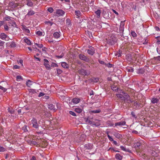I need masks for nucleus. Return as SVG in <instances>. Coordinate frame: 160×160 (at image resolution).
<instances>
[{
	"mask_svg": "<svg viewBox=\"0 0 160 160\" xmlns=\"http://www.w3.org/2000/svg\"><path fill=\"white\" fill-rule=\"evenodd\" d=\"M39 139V142L38 143H39V147L45 148L48 145V142L46 140L43 139Z\"/></svg>",
	"mask_w": 160,
	"mask_h": 160,
	"instance_id": "1",
	"label": "nucleus"
},
{
	"mask_svg": "<svg viewBox=\"0 0 160 160\" xmlns=\"http://www.w3.org/2000/svg\"><path fill=\"white\" fill-rule=\"evenodd\" d=\"M29 27H28L25 25H22L21 28L24 31V33L26 35L29 36L31 35L30 30L28 29Z\"/></svg>",
	"mask_w": 160,
	"mask_h": 160,
	"instance_id": "2",
	"label": "nucleus"
},
{
	"mask_svg": "<svg viewBox=\"0 0 160 160\" xmlns=\"http://www.w3.org/2000/svg\"><path fill=\"white\" fill-rule=\"evenodd\" d=\"M32 124V127L36 128L38 129L39 127V125L38 123L37 120L35 118H33L31 120Z\"/></svg>",
	"mask_w": 160,
	"mask_h": 160,
	"instance_id": "3",
	"label": "nucleus"
},
{
	"mask_svg": "<svg viewBox=\"0 0 160 160\" xmlns=\"http://www.w3.org/2000/svg\"><path fill=\"white\" fill-rule=\"evenodd\" d=\"M123 94H117L116 95V96L117 97V98L120 99L122 100H125V98L124 96L126 97H127L128 96L127 93L124 92H122Z\"/></svg>",
	"mask_w": 160,
	"mask_h": 160,
	"instance_id": "4",
	"label": "nucleus"
},
{
	"mask_svg": "<svg viewBox=\"0 0 160 160\" xmlns=\"http://www.w3.org/2000/svg\"><path fill=\"white\" fill-rule=\"evenodd\" d=\"M0 38L2 40L5 41H8L10 39L9 37L4 33L0 34Z\"/></svg>",
	"mask_w": 160,
	"mask_h": 160,
	"instance_id": "5",
	"label": "nucleus"
},
{
	"mask_svg": "<svg viewBox=\"0 0 160 160\" xmlns=\"http://www.w3.org/2000/svg\"><path fill=\"white\" fill-rule=\"evenodd\" d=\"M79 57L80 59L86 62H88L89 61V58L83 54H80L79 55Z\"/></svg>",
	"mask_w": 160,
	"mask_h": 160,
	"instance_id": "6",
	"label": "nucleus"
},
{
	"mask_svg": "<svg viewBox=\"0 0 160 160\" xmlns=\"http://www.w3.org/2000/svg\"><path fill=\"white\" fill-rule=\"evenodd\" d=\"M87 52L88 54L92 55L95 53V49L92 47L89 48V49L87 50Z\"/></svg>",
	"mask_w": 160,
	"mask_h": 160,
	"instance_id": "7",
	"label": "nucleus"
},
{
	"mask_svg": "<svg viewBox=\"0 0 160 160\" xmlns=\"http://www.w3.org/2000/svg\"><path fill=\"white\" fill-rule=\"evenodd\" d=\"M101 121L100 120L95 119L93 122V125L96 127H98L101 125Z\"/></svg>",
	"mask_w": 160,
	"mask_h": 160,
	"instance_id": "8",
	"label": "nucleus"
},
{
	"mask_svg": "<svg viewBox=\"0 0 160 160\" xmlns=\"http://www.w3.org/2000/svg\"><path fill=\"white\" fill-rule=\"evenodd\" d=\"M159 61H160V56H159L157 57L154 58L152 60V62H153L154 64L159 63L160 62Z\"/></svg>",
	"mask_w": 160,
	"mask_h": 160,
	"instance_id": "9",
	"label": "nucleus"
},
{
	"mask_svg": "<svg viewBox=\"0 0 160 160\" xmlns=\"http://www.w3.org/2000/svg\"><path fill=\"white\" fill-rule=\"evenodd\" d=\"M139 155L140 157H142V158L146 159H150V157L148 156L146 154L144 153L143 152H141L139 154Z\"/></svg>",
	"mask_w": 160,
	"mask_h": 160,
	"instance_id": "10",
	"label": "nucleus"
},
{
	"mask_svg": "<svg viewBox=\"0 0 160 160\" xmlns=\"http://www.w3.org/2000/svg\"><path fill=\"white\" fill-rule=\"evenodd\" d=\"M65 12L61 9H58L56 11V13L58 16H62L65 14Z\"/></svg>",
	"mask_w": 160,
	"mask_h": 160,
	"instance_id": "11",
	"label": "nucleus"
},
{
	"mask_svg": "<svg viewBox=\"0 0 160 160\" xmlns=\"http://www.w3.org/2000/svg\"><path fill=\"white\" fill-rule=\"evenodd\" d=\"M124 21H121L119 28V31L120 32H123L124 29Z\"/></svg>",
	"mask_w": 160,
	"mask_h": 160,
	"instance_id": "12",
	"label": "nucleus"
},
{
	"mask_svg": "<svg viewBox=\"0 0 160 160\" xmlns=\"http://www.w3.org/2000/svg\"><path fill=\"white\" fill-rule=\"evenodd\" d=\"M44 61V64L45 67L48 69L50 68V65L49 64V62L48 60L46 59H44L43 60Z\"/></svg>",
	"mask_w": 160,
	"mask_h": 160,
	"instance_id": "13",
	"label": "nucleus"
},
{
	"mask_svg": "<svg viewBox=\"0 0 160 160\" xmlns=\"http://www.w3.org/2000/svg\"><path fill=\"white\" fill-rule=\"evenodd\" d=\"M126 124V122L125 121H121L118 122H116L115 123V127L120 126H124Z\"/></svg>",
	"mask_w": 160,
	"mask_h": 160,
	"instance_id": "14",
	"label": "nucleus"
},
{
	"mask_svg": "<svg viewBox=\"0 0 160 160\" xmlns=\"http://www.w3.org/2000/svg\"><path fill=\"white\" fill-rule=\"evenodd\" d=\"M48 108L50 110H52L55 111L57 108L55 107V105H53L52 104H49L48 105Z\"/></svg>",
	"mask_w": 160,
	"mask_h": 160,
	"instance_id": "15",
	"label": "nucleus"
},
{
	"mask_svg": "<svg viewBox=\"0 0 160 160\" xmlns=\"http://www.w3.org/2000/svg\"><path fill=\"white\" fill-rule=\"evenodd\" d=\"M142 142H143V141H142L137 142L134 144L135 147L136 148H137L142 146Z\"/></svg>",
	"mask_w": 160,
	"mask_h": 160,
	"instance_id": "16",
	"label": "nucleus"
},
{
	"mask_svg": "<svg viewBox=\"0 0 160 160\" xmlns=\"http://www.w3.org/2000/svg\"><path fill=\"white\" fill-rule=\"evenodd\" d=\"M80 101V99L79 98H75L72 99V101L74 104H76L78 103Z\"/></svg>",
	"mask_w": 160,
	"mask_h": 160,
	"instance_id": "17",
	"label": "nucleus"
},
{
	"mask_svg": "<svg viewBox=\"0 0 160 160\" xmlns=\"http://www.w3.org/2000/svg\"><path fill=\"white\" fill-rule=\"evenodd\" d=\"M60 32H56L54 33L53 36L55 38H58L60 37Z\"/></svg>",
	"mask_w": 160,
	"mask_h": 160,
	"instance_id": "18",
	"label": "nucleus"
},
{
	"mask_svg": "<svg viewBox=\"0 0 160 160\" xmlns=\"http://www.w3.org/2000/svg\"><path fill=\"white\" fill-rule=\"evenodd\" d=\"M66 24L68 27H70L71 26V22L69 18H67L66 20Z\"/></svg>",
	"mask_w": 160,
	"mask_h": 160,
	"instance_id": "19",
	"label": "nucleus"
},
{
	"mask_svg": "<svg viewBox=\"0 0 160 160\" xmlns=\"http://www.w3.org/2000/svg\"><path fill=\"white\" fill-rule=\"evenodd\" d=\"M61 66L64 68H69V65L65 62H62L61 63Z\"/></svg>",
	"mask_w": 160,
	"mask_h": 160,
	"instance_id": "20",
	"label": "nucleus"
},
{
	"mask_svg": "<svg viewBox=\"0 0 160 160\" xmlns=\"http://www.w3.org/2000/svg\"><path fill=\"white\" fill-rule=\"evenodd\" d=\"M79 73H81V74H82L83 75H88L87 72L84 69H82L81 70L79 71Z\"/></svg>",
	"mask_w": 160,
	"mask_h": 160,
	"instance_id": "21",
	"label": "nucleus"
},
{
	"mask_svg": "<svg viewBox=\"0 0 160 160\" xmlns=\"http://www.w3.org/2000/svg\"><path fill=\"white\" fill-rule=\"evenodd\" d=\"M27 5L29 7H32L33 5V3H32L31 0H28L26 1Z\"/></svg>",
	"mask_w": 160,
	"mask_h": 160,
	"instance_id": "22",
	"label": "nucleus"
},
{
	"mask_svg": "<svg viewBox=\"0 0 160 160\" xmlns=\"http://www.w3.org/2000/svg\"><path fill=\"white\" fill-rule=\"evenodd\" d=\"M101 112V110L100 109H98L95 110L90 111L89 112L90 113V114H91L92 113H99L100 112Z\"/></svg>",
	"mask_w": 160,
	"mask_h": 160,
	"instance_id": "23",
	"label": "nucleus"
},
{
	"mask_svg": "<svg viewBox=\"0 0 160 160\" xmlns=\"http://www.w3.org/2000/svg\"><path fill=\"white\" fill-rule=\"evenodd\" d=\"M113 135L118 139L120 138L121 136V135L117 132H114Z\"/></svg>",
	"mask_w": 160,
	"mask_h": 160,
	"instance_id": "24",
	"label": "nucleus"
},
{
	"mask_svg": "<svg viewBox=\"0 0 160 160\" xmlns=\"http://www.w3.org/2000/svg\"><path fill=\"white\" fill-rule=\"evenodd\" d=\"M35 14V12L32 10H30L26 14V16H30L34 15Z\"/></svg>",
	"mask_w": 160,
	"mask_h": 160,
	"instance_id": "25",
	"label": "nucleus"
},
{
	"mask_svg": "<svg viewBox=\"0 0 160 160\" xmlns=\"http://www.w3.org/2000/svg\"><path fill=\"white\" fill-rule=\"evenodd\" d=\"M39 139H38V140H36V141H32V143L34 145L37 146V147H39V143H38L39 142Z\"/></svg>",
	"mask_w": 160,
	"mask_h": 160,
	"instance_id": "26",
	"label": "nucleus"
},
{
	"mask_svg": "<svg viewBox=\"0 0 160 160\" xmlns=\"http://www.w3.org/2000/svg\"><path fill=\"white\" fill-rule=\"evenodd\" d=\"M158 99L156 98H152L151 102L153 103H157L158 102Z\"/></svg>",
	"mask_w": 160,
	"mask_h": 160,
	"instance_id": "27",
	"label": "nucleus"
},
{
	"mask_svg": "<svg viewBox=\"0 0 160 160\" xmlns=\"http://www.w3.org/2000/svg\"><path fill=\"white\" fill-rule=\"evenodd\" d=\"M107 125L108 126H113L114 125L113 123L110 121H108L106 122Z\"/></svg>",
	"mask_w": 160,
	"mask_h": 160,
	"instance_id": "28",
	"label": "nucleus"
},
{
	"mask_svg": "<svg viewBox=\"0 0 160 160\" xmlns=\"http://www.w3.org/2000/svg\"><path fill=\"white\" fill-rule=\"evenodd\" d=\"M101 13V11L100 10H98L97 11L95 12V13L97 15V17L98 18H99Z\"/></svg>",
	"mask_w": 160,
	"mask_h": 160,
	"instance_id": "29",
	"label": "nucleus"
},
{
	"mask_svg": "<svg viewBox=\"0 0 160 160\" xmlns=\"http://www.w3.org/2000/svg\"><path fill=\"white\" fill-rule=\"evenodd\" d=\"M24 41L28 45H30L31 44V42L30 40L27 38L24 39Z\"/></svg>",
	"mask_w": 160,
	"mask_h": 160,
	"instance_id": "30",
	"label": "nucleus"
},
{
	"mask_svg": "<svg viewBox=\"0 0 160 160\" xmlns=\"http://www.w3.org/2000/svg\"><path fill=\"white\" fill-rule=\"evenodd\" d=\"M126 69L128 72H133V68L130 67H127L126 68Z\"/></svg>",
	"mask_w": 160,
	"mask_h": 160,
	"instance_id": "31",
	"label": "nucleus"
},
{
	"mask_svg": "<svg viewBox=\"0 0 160 160\" xmlns=\"http://www.w3.org/2000/svg\"><path fill=\"white\" fill-rule=\"evenodd\" d=\"M90 119H92V118H90V119L88 118H87L86 120V122L87 123H89L90 124H92V125H93V121L90 120Z\"/></svg>",
	"mask_w": 160,
	"mask_h": 160,
	"instance_id": "32",
	"label": "nucleus"
},
{
	"mask_svg": "<svg viewBox=\"0 0 160 160\" xmlns=\"http://www.w3.org/2000/svg\"><path fill=\"white\" fill-rule=\"evenodd\" d=\"M75 15L77 16V18H78L81 16V13L79 10H77L75 11Z\"/></svg>",
	"mask_w": 160,
	"mask_h": 160,
	"instance_id": "33",
	"label": "nucleus"
},
{
	"mask_svg": "<svg viewBox=\"0 0 160 160\" xmlns=\"http://www.w3.org/2000/svg\"><path fill=\"white\" fill-rule=\"evenodd\" d=\"M116 159H118L119 160H121L122 158V157L119 153H117L116 155Z\"/></svg>",
	"mask_w": 160,
	"mask_h": 160,
	"instance_id": "34",
	"label": "nucleus"
},
{
	"mask_svg": "<svg viewBox=\"0 0 160 160\" xmlns=\"http://www.w3.org/2000/svg\"><path fill=\"white\" fill-rule=\"evenodd\" d=\"M75 111L78 113H80L82 111V110L81 109L79 108H76L75 109Z\"/></svg>",
	"mask_w": 160,
	"mask_h": 160,
	"instance_id": "35",
	"label": "nucleus"
},
{
	"mask_svg": "<svg viewBox=\"0 0 160 160\" xmlns=\"http://www.w3.org/2000/svg\"><path fill=\"white\" fill-rule=\"evenodd\" d=\"M36 33L39 36H44V34H43V33L40 31H38L36 32Z\"/></svg>",
	"mask_w": 160,
	"mask_h": 160,
	"instance_id": "36",
	"label": "nucleus"
},
{
	"mask_svg": "<svg viewBox=\"0 0 160 160\" xmlns=\"http://www.w3.org/2000/svg\"><path fill=\"white\" fill-rule=\"evenodd\" d=\"M10 46L11 48H14L16 47V44L15 42H11L10 44Z\"/></svg>",
	"mask_w": 160,
	"mask_h": 160,
	"instance_id": "37",
	"label": "nucleus"
},
{
	"mask_svg": "<svg viewBox=\"0 0 160 160\" xmlns=\"http://www.w3.org/2000/svg\"><path fill=\"white\" fill-rule=\"evenodd\" d=\"M16 80L18 81H20L22 80V77L21 76H17L16 77Z\"/></svg>",
	"mask_w": 160,
	"mask_h": 160,
	"instance_id": "38",
	"label": "nucleus"
},
{
	"mask_svg": "<svg viewBox=\"0 0 160 160\" xmlns=\"http://www.w3.org/2000/svg\"><path fill=\"white\" fill-rule=\"evenodd\" d=\"M151 154L153 157H157L158 154L154 151H152L151 152Z\"/></svg>",
	"mask_w": 160,
	"mask_h": 160,
	"instance_id": "39",
	"label": "nucleus"
},
{
	"mask_svg": "<svg viewBox=\"0 0 160 160\" xmlns=\"http://www.w3.org/2000/svg\"><path fill=\"white\" fill-rule=\"evenodd\" d=\"M27 85L28 87H30L32 85V82L30 80H28L26 82Z\"/></svg>",
	"mask_w": 160,
	"mask_h": 160,
	"instance_id": "40",
	"label": "nucleus"
},
{
	"mask_svg": "<svg viewBox=\"0 0 160 160\" xmlns=\"http://www.w3.org/2000/svg\"><path fill=\"white\" fill-rule=\"evenodd\" d=\"M92 81L93 82H97L99 81V79L98 78H92Z\"/></svg>",
	"mask_w": 160,
	"mask_h": 160,
	"instance_id": "41",
	"label": "nucleus"
},
{
	"mask_svg": "<svg viewBox=\"0 0 160 160\" xmlns=\"http://www.w3.org/2000/svg\"><path fill=\"white\" fill-rule=\"evenodd\" d=\"M22 129L23 130L24 132H27L28 131L27 126L25 125L22 128Z\"/></svg>",
	"mask_w": 160,
	"mask_h": 160,
	"instance_id": "42",
	"label": "nucleus"
},
{
	"mask_svg": "<svg viewBox=\"0 0 160 160\" xmlns=\"http://www.w3.org/2000/svg\"><path fill=\"white\" fill-rule=\"evenodd\" d=\"M112 88L113 91H117L118 92H119V90H120L118 88H117L116 87H112Z\"/></svg>",
	"mask_w": 160,
	"mask_h": 160,
	"instance_id": "43",
	"label": "nucleus"
},
{
	"mask_svg": "<svg viewBox=\"0 0 160 160\" xmlns=\"http://www.w3.org/2000/svg\"><path fill=\"white\" fill-rule=\"evenodd\" d=\"M133 104L134 106H136V107H139L140 106V104L137 101L134 102Z\"/></svg>",
	"mask_w": 160,
	"mask_h": 160,
	"instance_id": "44",
	"label": "nucleus"
},
{
	"mask_svg": "<svg viewBox=\"0 0 160 160\" xmlns=\"http://www.w3.org/2000/svg\"><path fill=\"white\" fill-rule=\"evenodd\" d=\"M47 10L50 13H52L53 11V9L52 7H50Z\"/></svg>",
	"mask_w": 160,
	"mask_h": 160,
	"instance_id": "45",
	"label": "nucleus"
},
{
	"mask_svg": "<svg viewBox=\"0 0 160 160\" xmlns=\"http://www.w3.org/2000/svg\"><path fill=\"white\" fill-rule=\"evenodd\" d=\"M8 112L11 114L13 113L14 112V110L12 109H10V108H8Z\"/></svg>",
	"mask_w": 160,
	"mask_h": 160,
	"instance_id": "46",
	"label": "nucleus"
},
{
	"mask_svg": "<svg viewBox=\"0 0 160 160\" xmlns=\"http://www.w3.org/2000/svg\"><path fill=\"white\" fill-rule=\"evenodd\" d=\"M69 113L71 115H72V116H76V113L70 111H69Z\"/></svg>",
	"mask_w": 160,
	"mask_h": 160,
	"instance_id": "47",
	"label": "nucleus"
},
{
	"mask_svg": "<svg viewBox=\"0 0 160 160\" xmlns=\"http://www.w3.org/2000/svg\"><path fill=\"white\" fill-rule=\"evenodd\" d=\"M5 151L6 149L2 147H1L0 146V152H3Z\"/></svg>",
	"mask_w": 160,
	"mask_h": 160,
	"instance_id": "48",
	"label": "nucleus"
},
{
	"mask_svg": "<svg viewBox=\"0 0 160 160\" xmlns=\"http://www.w3.org/2000/svg\"><path fill=\"white\" fill-rule=\"evenodd\" d=\"M131 34L133 37H136L137 36V34L134 32H131Z\"/></svg>",
	"mask_w": 160,
	"mask_h": 160,
	"instance_id": "49",
	"label": "nucleus"
},
{
	"mask_svg": "<svg viewBox=\"0 0 160 160\" xmlns=\"http://www.w3.org/2000/svg\"><path fill=\"white\" fill-rule=\"evenodd\" d=\"M35 44L39 48H41L43 47V45L41 44H39L37 43H35Z\"/></svg>",
	"mask_w": 160,
	"mask_h": 160,
	"instance_id": "50",
	"label": "nucleus"
},
{
	"mask_svg": "<svg viewBox=\"0 0 160 160\" xmlns=\"http://www.w3.org/2000/svg\"><path fill=\"white\" fill-rule=\"evenodd\" d=\"M107 136H108V137L109 140L110 141H113V138L111 136H110L109 134H108Z\"/></svg>",
	"mask_w": 160,
	"mask_h": 160,
	"instance_id": "51",
	"label": "nucleus"
},
{
	"mask_svg": "<svg viewBox=\"0 0 160 160\" xmlns=\"http://www.w3.org/2000/svg\"><path fill=\"white\" fill-rule=\"evenodd\" d=\"M4 29L6 31H8V26L7 25H5L4 26Z\"/></svg>",
	"mask_w": 160,
	"mask_h": 160,
	"instance_id": "52",
	"label": "nucleus"
},
{
	"mask_svg": "<svg viewBox=\"0 0 160 160\" xmlns=\"http://www.w3.org/2000/svg\"><path fill=\"white\" fill-rule=\"evenodd\" d=\"M131 114L133 117L134 118H137V117H136L134 112H132L131 113Z\"/></svg>",
	"mask_w": 160,
	"mask_h": 160,
	"instance_id": "53",
	"label": "nucleus"
},
{
	"mask_svg": "<svg viewBox=\"0 0 160 160\" xmlns=\"http://www.w3.org/2000/svg\"><path fill=\"white\" fill-rule=\"evenodd\" d=\"M46 23L47 24H48L50 25L51 26H52L53 24V22L50 21H47L46 22Z\"/></svg>",
	"mask_w": 160,
	"mask_h": 160,
	"instance_id": "54",
	"label": "nucleus"
},
{
	"mask_svg": "<svg viewBox=\"0 0 160 160\" xmlns=\"http://www.w3.org/2000/svg\"><path fill=\"white\" fill-rule=\"evenodd\" d=\"M0 89L2 90L4 92H5L6 91L7 89H6L5 88L3 87L0 86Z\"/></svg>",
	"mask_w": 160,
	"mask_h": 160,
	"instance_id": "55",
	"label": "nucleus"
},
{
	"mask_svg": "<svg viewBox=\"0 0 160 160\" xmlns=\"http://www.w3.org/2000/svg\"><path fill=\"white\" fill-rule=\"evenodd\" d=\"M51 66L53 67H58V65L55 63H52Z\"/></svg>",
	"mask_w": 160,
	"mask_h": 160,
	"instance_id": "56",
	"label": "nucleus"
},
{
	"mask_svg": "<svg viewBox=\"0 0 160 160\" xmlns=\"http://www.w3.org/2000/svg\"><path fill=\"white\" fill-rule=\"evenodd\" d=\"M57 73L58 74H60L62 72V71L60 69H57Z\"/></svg>",
	"mask_w": 160,
	"mask_h": 160,
	"instance_id": "57",
	"label": "nucleus"
},
{
	"mask_svg": "<svg viewBox=\"0 0 160 160\" xmlns=\"http://www.w3.org/2000/svg\"><path fill=\"white\" fill-rule=\"evenodd\" d=\"M11 17L9 16L6 17L4 18V19L6 21H9Z\"/></svg>",
	"mask_w": 160,
	"mask_h": 160,
	"instance_id": "58",
	"label": "nucleus"
},
{
	"mask_svg": "<svg viewBox=\"0 0 160 160\" xmlns=\"http://www.w3.org/2000/svg\"><path fill=\"white\" fill-rule=\"evenodd\" d=\"M56 108H57V109H58L60 107V104L59 103H57L56 104Z\"/></svg>",
	"mask_w": 160,
	"mask_h": 160,
	"instance_id": "59",
	"label": "nucleus"
},
{
	"mask_svg": "<svg viewBox=\"0 0 160 160\" xmlns=\"http://www.w3.org/2000/svg\"><path fill=\"white\" fill-rule=\"evenodd\" d=\"M18 62L20 63L22 66H23V60L22 59H19L18 61Z\"/></svg>",
	"mask_w": 160,
	"mask_h": 160,
	"instance_id": "60",
	"label": "nucleus"
},
{
	"mask_svg": "<svg viewBox=\"0 0 160 160\" xmlns=\"http://www.w3.org/2000/svg\"><path fill=\"white\" fill-rule=\"evenodd\" d=\"M105 65L107 66L108 67H111L112 66V64H111L110 63H108L107 64H105Z\"/></svg>",
	"mask_w": 160,
	"mask_h": 160,
	"instance_id": "61",
	"label": "nucleus"
},
{
	"mask_svg": "<svg viewBox=\"0 0 160 160\" xmlns=\"http://www.w3.org/2000/svg\"><path fill=\"white\" fill-rule=\"evenodd\" d=\"M98 62L99 63H100V64H105H105H106L105 63V62L103 61H102V60H99Z\"/></svg>",
	"mask_w": 160,
	"mask_h": 160,
	"instance_id": "62",
	"label": "nucleus"
},
{
	"mask_svg": "<svg viewBox=\"0 0 160 160\" xmlns=\"http://www.w3.org/2000/svg\"><path fill=\"white\" fill-rule=\"evenodd\" d=\"M63 56L64 55L63 54H62L60 55L57 56V57L58 58H62Z\"/></svg>",
	"mask_w": 160,
	"mask_h": 160,
	"instance_id": "63",
	"label": "nucleus"
},
{
	"mask_svg": "<svg viewBox=\"0 0 160 160\" xmlns=\"http://www.w3.org/2000/svg\"><path fill=\"white\" fill-rule=\"evenodd\" d=\"M30 160H37L36 157L34 156H32Z\"/></svg>",
	"mask_w": 160,
	"mask_h": 160,
	"instance_id": "64",
	"label": "nucleus"
}]
</instances>
